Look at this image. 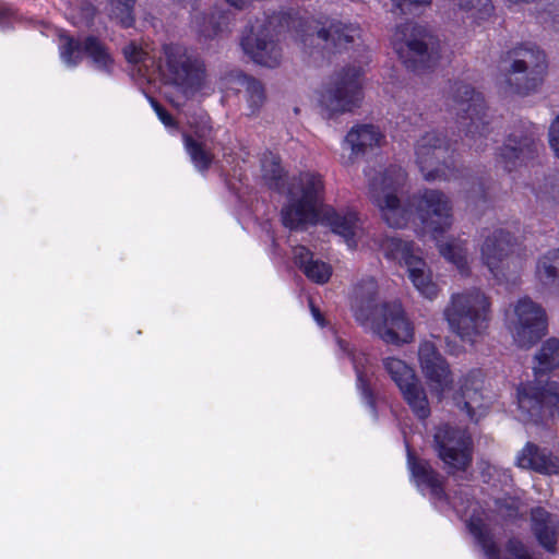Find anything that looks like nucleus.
<instances>
[{"label":"nucleus","instance_id":"dca6fc26","mask_svg":"<svg viewBox=\"0 0 559 559\" xmlns=\"http://www.w3.org/2000/svg\"><path fill=\"white\" fill-rule=\"evenodd\" d=\"M416 163L428 181L430 180H450L451 175L447 164L449 155V144L445 138L438 131H428L424 133L415 145Z\"/></svg>","mask_w":559,"mask_h":559},{"label":"nucleus","instance_id":"412c9836","mask_svg":"<svg viewBox=\"0 0 559 559\" xmlns=\"http://www.w3.org/2000/svg\"><path fill=\"white\" fill-rule=\"evenodd\" d=\"M467 527L481 547L487 559H532L526 546L515 537L508 540L503 554L497 547L491 530L479 516H472Z\"/></svg>","mask_w":559,"mask_h":559},{"label":"nucleus","instance_id":"de8ad7c7","mask_svg":"<svg viewBox=\"0 0 559 559\" xmlns=\"http://www.w3.org/2000/svg\"><path fill=\"white\" fill-rule=\"evenodd\" d=\"M548 138L552 152L559 158V115L550 123Z\"/></svg>","mask_w":559,"mask_h":559},{"label":"nucleus","instance_id":"7ed1b4c3","mask_svg":"<svg viewBox=\"0 0 559 559\" xmlns=\"http://www.w3.org/2000/svg\"><path fill=\"white\" fill-rule=\"evenodd\" d=\"M447 106L456 115L459 129L464 132L466 144L475 151L487 146L489 121L484 97L471 85L454 83L447 96Z\"/></svg>","mask_w":559,"mask_h":559},{"label":"nucleus","instance_id":"a878e982","mask_svg":"<svg viewBox=\"0 0 559 559\" xmlns=\"http://www.w3.org/2000/svg\"><path fill=\"white\" fill-rule=\"evenodd\" d=\"M407 463L412 476L420 490H428L435 500L445 499L443 477L427 461L417 460L407 447Z\"/></svg>","mask_w":559,"mask_h":559},{"label":"nucleus","instance_id":"cd10ccee","mask_svg":"<svg viewBox=\"0 0 559 559\" xmlns=\"http://www.w3.org/2000/svg\"><path fill=\"white\" fill-rule=\"evenodd\" d=\"M377 283L372 277L361 280L355 285L352 297V309L354 317L359 324H367L370 321V314L379 308L376 304Z\"/></svg>","mask_w":559,"mask_h":559},{"label":"nucleus","instance_id":"1a4fd4ad","mask_svg":"<svg viewBox=\"0 0 559 559\" xmlns=\"http://www.w3.org/2000/svg\"><path fill=\"white\" fill-rule=\"evenodd\" d=\"M385 258L396 261L405 267L407 276L415 289L426 299L433 300L440 293L432 271L423 258L421 249L413 241L396 237H385L380 243Z\"/></svg>","mask_w":559,"mask_h":559},{"label":"nucleus","instance_id":"6ab92c4d","mask_svg":"<svg viewBox=\"0 0 559 559\" xmlns=\"http://www.w3.org/2000/svg\"><path fill=\"white\" fill-rule=\"evenodd\" d=\"M514 245V236L503 228L484 229L481 233L480 259L498 282L506 277L503 265Z\"/></svg>","mask_w":559,"mask_h":559},{"label":"nucleus","instance_id":"2f4dec72","mask_svg":"<svg viewBox=\"0 0 559 559\" xmlns=\"http://www.w3.org/2000/svg\"><path fill=\"white\" fill-rule=\"evenodd\" d=\"M508 7L534 3L532 15L545 28L559 33V0H503Z\"/></svg>","mask_w":559,"mask_h":559},{"label":"nucleus","instance_id":"f704fd0d","mask_svg":"<svg viewBox=\"0 0 559 559\" xmlns=\"http://www.w3.org/2000/svg\"><path fill=\"white\" fill-rule=\"evenodd\" d=\"M399 391L404 402L418 419L424 420L430 416L431 411L427 393L418 377L414 381L399 388Z\"/></svg>","mask_w":559,"mask_h":559},{"label":"nucleus","instance_id":"6e6552de","mask_svg":"<svg viewBox=\"0 0 559 559\" xmlns=\"http://www.w3.org/2000/svg\"><path fill=\"white\" fill-rule=\"evenodd\" d=\"M157 68L166 82L177 86L186 96L193 95L205 84L204 62L182 45H163Z\"/></svg>","mask_w":559,"mask_h":559},{"label":"nucleus","instance_id":"3c124183","mask_svg":"<svg viewBox=\"0 0 559 559\" xmlns=\"http://www.w3.org/2000/svg\"><path fill=\"white\" fill-rule=\"evenodd\" d=\"M226 2L236 9H242L248 3V0H226Z\"/></svg>","mask_w":559,"mask_h":559},{"label":"nucleus","instance_id":"a211bd4d","mask_svg":"<svg viewBox=\"0 0 559 559\" xmlns=\"http://www.w3.org/2000/svg\"><path fill=\"white\" fill-rule=\"evenodd\" d=\"M538 134L539 130L533 123H523L515 128L499 147L497 164L508 171L524 164L535 152V140Z\"/></svg>","mask_w":559,"mask_h":559},{"label":"nucleus","instance_id":"f257e3e1","mask_svg":"<svg viewBox=\"0 0 559 559\" xmlns=\"http://www.w3.org/2000/svg\"><path fill=\"white\" fill-rule=\"evenodd\" d=\"M449 330L463 343L474 345L485 337L492 319L491 298L480 288H468L450 296L443 309Z\"/></svg>","mask_w":559,"mask_h":559},{"label":"nucleus","instance_id":"9b49d317","mask_svg":"<svg viewBox=\"0 0 559 559\" xmlns=\"http://www.w3.org/2000/svg\"><path fill=\"white\" fill-rule=\"evenodd\" d=\"M508 329L514 343L531 348L547 333L545 309L530 297L519 298L507 312Z\"/></svg>","mask_w":559,"mask_h":559},{"label":"nucleus","instance_id":"37998d69","mask_svg":"<svg viewBox=\"0 0 559 559\" xmlns=\"http://www.w3.org/2000/svg\"><path fill=\"white\" fill-rule=\"evenodd\" d=\"M192 25L198 33H200L201 35H203L206 38H211V37L217 35L218 32L222 29L221 23L213 22V16L207 22L206 16H204L201 13H195L192 16Z\"/></svg>","mask_w":559,"mask_h":559},{"label":"nucleus","instance_id":"423d86ee","mask_svg":"<svg viewBox=\"0 0 559 559\" xmlns=\"http://www.w3.org/2000/svg\"><path fill=\"white\" fill-rule=\"evenodd\" d=\"M323 188L318 174L307 171L294 178L288 188V202L282 210L283 224L290 229L316 224Z\"/></svg>","mask_w":559,"mask_h":559},{"label":"nucleus","instance_id":"f3484780","mask_svg":"<svg viewBox=\"0 0 559 559\" xmlns=\"http://www.w3.org/2000/svg\"><path fill=\"white\" fill-rule=\"evenodd\" d=\"M273 19L250 26L241 39V47L255 63L274 68L282 60V48L273 37Z\"/></svg>","mask_w":559,"mask_h":559},{"label":"nucleus","instance_id":"f8f14e48","mask_svg":"<svg viewBox=\"0 0 559 559\" xmlns=\"http://www.w3.org/2000/svg\"><path fill=\"white\" fill-rule=\"evenodd\" d=\"M431 447L448 473L466 471L473 460V441L465 429L449 424L437 426Z\"/></svg>","mask_w":559,"mask_h":559},{"label":"nucleus","instance_id":"0eeeda50","mask_svg":"<svg viewBox=\"0 0 559 559\" xmlns=\"http://www.w3.org/2000/svg\"><path fill=\"white\" fill-rule=\"evenodd\" d=\"M391 43L401 61L413 71L430 69L440 58L437 39L426 27L413 22L399 25Z\"/></svg>","mask_w":559,"mask_h":559},{"label":"nucleus","instance_id":"603ef678","mask_svg":"<svg viewBox=\"0 0 559 559\" xmlns=\"http://www.w3.org/2000/svg\"><path fill=\"white\" fill-rule=\"evenodd\" d=\"M178 1L185 3L186 5H190L193 11L197 10V4L199 2V0H178Z\"/></svg>","mask_w":559,"mask_h":559},{"label":"nucleus","instance_id":"20e7f679","mask_svg":"<svg viewBox=\"0 0 559 559\" xmlns=\"http://www.w3.org/2000/svg\"><path fill=\"white\" fill-rule=\"evenodd\" d=\"M506 83L509 92L528 96L540 91L548 71L546 53L536 44L521 43L508 50Z\"/></svg>","mask_w":559,"mask_h":559},{"label":"nucleus","instance_id":"a18cd8bd","mask_svg":"<svg viewBox=\"0 0 559 559\" xmlns=\"http://www.w3.org/2000/svg\"><path fill=\"white\" fill-rule=\"evenodd\" d=\"M126 59L131 63H144L148 60V52L134 43H130L123 48Z\"/></svg>","mask_w":559,"mask_h":559},{"label":"nucleus","instance_id":"09e8293b","mask_svg":"<svg viewBox=\"0 0 559 559\" xmlns=\"http://www.w3.org/2000/svg\"><path fill=\"white\" fill-rule=\"evenodd\" d=\"M151 104L158 116L159 120L168 128L175 126L173 117L155 100L151 99Z\"/></svg>","mask_w":559,"mask_h":559},{"label":"nucleus","instance_id":"4468645a","mask_svg":"<svg viewBox=\"0 0 559 559\" xmlns=\"http://www.w3.org/2000/svg\"><path fill=\"white\" fill-rule=\"evenodd\" d=\"M518 407L523 421L538 423L545 416L559 414V382L521 383L518 388Z\"/></svg>","mask_w":559,"mask_h":559},{"label":"nucleus","instance_id":"393cba45","mask_svg":"<svg viewBox=\"0 0 559 559\" xmlns=\"http://www.w3.org/2000/svg\"><path fill=\"white\" fill-rule=\"evenodd\" d=\"M332 231L341 236L349 248H356L364 236V228L354 211L326 210L323 216Z\"/></svg>","mask_w":559,"mask_h":559},{"label":"nucleus","instance_id":"9d476101","mask_svg":"<svg viewBox=\"0 0 559 559\" xmlns=\"http://www.w3.org/2000/svg\"><path fill=\"white\" fill-rule=\"evenodd\" d=\"M362 68L349 66L335 72L323 85L319 105L326 118L353 111L362 99Z\"/></svg>","mask_w":559,"mask_h":559},{"label":"nucleus","instance_id":"b1692460","mask_svg":"<svg viewBox=\"0 0 559 559\" xmlns=\"http://www.w3.org/2000/svg\"><path fill=\"white\" fill-rule=\"evenodd\" d=\"M515 464L520 468L531 469L544 475L559 474V457L549 450L542 449L532 442H527L518 453Z\"/></svg>","mask_w":559,"mask_h":559},{"label":"nucleus","instance_id":"a19ab883","mask_svg":"<svg viewBox=\"0 0 559 559\" xmlns=\"http://www.w3.org/2000/svg\"><path fill=\"white\" fill-rule=\"evenodd\" d=\"M263 179L271 189L281 190L283 188V169L280 158L272 153L264 154L262 158Z\"/></svg>","mask_w":559,"mask_h":559},{"label":"nucleus","instance_id":"864d4df0","mask_svg":"<svg viewBox=\"0 0 559 559\" xmlns=\"http://www.w3.org/2000/svg\"><path fill=\"white\" fill-rule=\"evenodd\" d=\"M11 13L9 11L0 12V25L2 24V19L9 16Z\"/></svg>","mask_w":559,"mask_h":559},{"label":"nucleus","instance_id":"79ce46f5","mask_svg":"<svg viewBox=\"0 0 559 559\" xmlns=\"http://www.w3.org/2000/svg\"><path fill=\"white\" fill-rule=\"evenodd\" d=\"M135 0H111V15L124 27L133 24V7Z\"/></svg>","mask_w":559,"mask_h":559},{"label":"nucleus","instance_id":"8fccbe9b","mask_svg":"<svg viewBox=\"0 0 559 559\" xmlns=\"http://www.w3.org/2000/svg\"><path fill=\"white\" fill-rule=\"evenodd\" d=\"M310 310L314 321L320 325L324 326V318L320 310L310 301Z\"/></svg>","mask_w":559,"mask_h":559},{"label":"nucleus","instance_id":"ddd939ff","mask_svg":"<svg viewBox=\"0 0 559 559\" xmlns=\"http://www.w3.org/2000/svg\"><path fill=\"white\" fill-rule=\"evenodd\" d=\"M386 344L403 345L413 342L414 325L397 301L384 302L370 314V321L361 324Z\"/></svg>","mask_w":559,"mask_h":559},{"label":"nucleus","instance_id":"c85d7f7f","mask_svg":"<svg viewBox=\"0 0 559 559\" xmlns=\"http://www.w3.org/2000/svg\"><path fill=\"white\" fill-rule=\"evenodd\" d=\"M384 136L378 127L372 124H358L353 127L346 138L345 143L350 147V158L366 154L376 147H379Z\"/></svg>","mask_w":559,"mask_h":559},{"label":"nucleus","instance_id":"4c0bfd02","mask_svg":"<svg viewBox=\"0 0 559 559\" xmlns=\"http://www.w3.org/2000/svg\"><path fill=\"white\" fill-rule=\"evenodd\" d=\"M382 366L397 388H401L417 378L415 370L397 357L390 356L383 358Z\"/></svg>","mask_w":559,"mask_h":559},{"label":"nucleus","instance_id":"7c9ffc66","mask_svg":"<svg viewBox=\"0 0 559 559\" xmlns=\"http://www.w3.org/2000/svg\"><path fill=\"white\" fill-rule=\"evenodd\" d=\"M293 258L310 281L320 285L329 282L332 275V266L321 260H314L312 253L306 247H295Z\"/></svg>","mask_w":559,"mask_h":559},{"label":"nucleus","instance_id":"ea45409f","mask_svg":"<svg viewBox=\"0 0 559 559\" xmlns=\"http://www.w3.org/2000/svg\"><path fill=\"white\" fill-rule=\"evenodd\" d=\"M337 344L343 352L347 353V355L350 357L353 361L354 369L356 371L358 389L361 391L364 397L369 403H372V393L369 386V380L364 370V364L367 362V357L365 356V354H354L352 350L347 348V343H345L343 340H337Z\"/></svg>","mask_w":559,"mask_h":559},{"label":"nucleus","instance_id":"f03ea898","mask_svg":"<svg viewBox=\"0 0 559 559\" xmlns=\"http://www.w3.org/2000/svg\"><path fill=\"white\" fill-rule=\"evenodd\" d=\"M369 198L379 209L383 221L392 228L407 226L413 216L412 202H403L400 190L406 183L407 175L397 165H390L379 170H367Z\"/></svg>","mask_w":559,"mask_h":559},{"label":"nucleus","instance_id":"473e14b6","mask_svg":"<svg viewBox=\"0 0 559 559\" xmlns=\"http://www.w3.org/2000/svg\"><path fill=\"white\" fill-rule=\"evenodd\" d=\"M435 240L440 254L453 264L461 274H468L471 254L467 240L461 238H450L447 241H440L438 238Z\"/></svg>","mask_w":559,"mask_h":559},{"label":"nucleus","instance_id":"72a5a7b5","mask_svg":"<svg viewBox=\"0 0 559 559\" xmlns=\"http://www.w3.org/2000/svg\"><path fill=\"white\" fill-rule=\"evenodd\" d=\"M452 2L462 13V19L471 25H483L495 15L492 0H452Z\"/></svg>","mask_w":559,"mask_h":559},{"label":"nucleus","instance_id":"58836bf2","mask_svg":"<svg viewBox=\"0 0 559 559\" xmlns=\"http://www.w3.org/2000/svg\"><path fill=\"white\" fill-rule=\"evenodd\" d=\"M234 80L235 83L243 90L245 97L251 109V112H255L262 106L265 98L262 84L255 79L247 76L242 73L236 74Z\"/></svg>","mask_w":559,"mask_h":559},{"label":"nucleus","instance_id":"4be33fe9","mask_svg":"<svg viewBox=\"0 0 559 559\" xmlns=\"http://www.w3.org/2000/svg\"><path fill=\"white\" fill-rule=\"evenodd\" d=\"M483 376L479 370H471L459 382L453 395L455 406L465 412L469 420L477 423L486 415L487 404L481 393Z\"/></svg>","mask_w":559,"mask_h":559},{"label":"nucleus","instance_id":"5701e85b","mask_svg":"<svg viewBox=\"0 0 559 559\" xmlns=\"http://www.w3.org/2000/svg\"><path fill=\"white\" fill-rule=\"evenodd\" d=\"M60 56L63 62L70 67L76 66L83 52L93 61L94 66L102 71L109 72L112 59L102 43L95 37H87L83 44L75 41L68 36H61Z\"/></svg>","mask_w":559,"mask_h":559},{"label":"nucleus","instance_id":"bb28decb","mask_svg":"<svg viewBox=\"0 0 559 559\" xmlns=\"http://www.w3.org/2000/svg\"><path fill=\"white\" fill-rule=\"evenodd\" d=\"M531 527L539 545L547 551H555L559 536V519L542 507L532 509Z\"/></svg>","mask_w":559,"mask_h":559},{"label":"nucleus","instance_id":"c9c22d12","mask_svg":"<svg viewBox=\"0 0 559 559\" xmlns=\"http://www.w3.org/2000/svg\"><path fill=\"white\" fill-rule=\"evenodd\" d=\"M559 368V340L549 337L543 342L534 356V374L536 377L550 373Z\"/></svg>","mask_w":559,"mask_h":559},{"label":"nucleus","instance_id":"c03bdc74","mask_svg":"<svg viewBox=\"0 0 559 559\" xmlns=\"http://www.w3.org/2000/svg\"><path fill=\"white\" fill-rule=\"evenodd\" d=\"M431 2L432 0H392V11L400 14H415L429 7Z\"/></svg>","mask_w":559,"mask_h":559},{"label":"nucleus","instance_id":"39448f33","mask_svg":"<svg viewBox=\"0 0 559 559\" xmlns=\"http://www.w3.org/2000/svg\"><path fill=\"white\" fill-rule=\"evenodd\" d=\"M296 34L305 49H309L310 55L314 53L313 49L317 46H321L328 52H341L349 46H356L359 51H366V46L360 44L361 28L357 23L335 19L299 21Z\"/></svg>","mask_w":559,"mask_h":559},{"label":"nucleus","instance_id":"49530a36","mask_svg":"<svg viewBox=\"0 0 559 559\" xmlns=\"http://www.w3.org/2000/svg\"><path fill=\"white\" fill-rule=\"evenodd\" d=\"M498 513L501 518L508 521L515 520L520 516L519 507L515 500L498 506Z\"/></svg>","mask_w":559,"mask_h":559},{"label":"nucleus","instance_id":"aec40b11","mask_svg":"<svg viewBox=\"0 0 559 559\" xmlns=\"http://www.w3.org/2000/svg\"><path fill=\"white\" fill-rule=\"evenodd\" d=\"M418 360L431 392L441 400L453 384L452 371L448 361L431 341H423L419 344Z\"/></svg>","mask_w":559,"mask_h":559},{"label":"nucleus","instance_id":"e433bc0d","mask_svg":"<svg viewBox=\"0 0 559 559\" xmlns=\"http://www.w3.org/2000/svg\"><path fill=\"white\" fill-rule=\"evenodd\" d=\"M535 277L543 286L552 285L559 278V248L538 258Z\"/></svg>","mask_w":559,"mask_h":559},{"label":"nucleus","instance_id":"c756f323","mask_svg":"<svg viewBox=\"0 0 559 559\" xmlns=\"http://www.w3.org/2000/svg\"><path fill=\"white\" fill-rule=\"evenodd\" d=\"M210 132L211 128L204 122L194 130L193 134L183 133L186 151L200 171L206 170L213 159V155L206 150L204 142Z\"/></svg>","mask_w":559,"mask_h":559},{"label":"nucleus","instance_id":"2eb2a0df","mask_svg":"<svg viewBox=\"0 0 559 559\" xmlns=\"http://www.w3.org/2000/svg\"><path fill=\"white\" fill-rule=\"evenodd\" d=\"M413 203L424 231L430 234L433 239L451 228L452 204L443 192L425 189L413 197Z\"/></svg>","mask_w":559,"mask_h":559}]
</instances>
